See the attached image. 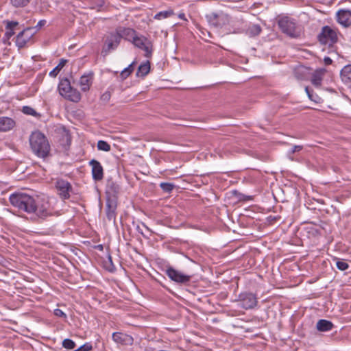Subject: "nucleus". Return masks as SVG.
Instances as JSON below:
<instances>
[{
  "label": "nucleus",
  "mask_w": 351,
  "mask_h": 351,
  "mask_svg": "<svg viewBox=\"0 0 351 351\" xmlns=\"http://www.w3.org/2000/svg\"><path fill=\"white\" fill-rule=\"evenodd\" d=\"M11 205L19 212L34 215L35 217L45 219L53 215V208L49 199L45 195H30L27 193L18 192L9 197Z\"/></svg>",
  "instance_id": "obj_1"
},
{
  "label": "nucleus",
  "mask_w": 351,
  "mask_h": 351,
  "mask_svg": "<svg viewBox=\"0 0 351 351\" xmlns=\"http://www.w3.org/2000/svg\"><path fill=\"white\" fill-rule=\"evenodd\" d=\"M32 152L38 158H45L49 156L51 147L47 138L39 130L34 131L29 137Z\"/></svg>",
  "instance_id": "obj_2"
},
{
  "label": "nucleus",
  "mask_w": 351,
  "mask_h": 351,
  "mask_svg": "<svg viewBox=\"0 0 351 351\" xmlns=\"http://www.w3.org/2000/svg\"><path fill=\"white\" fill-rule=\"evenodd\" d=\"M278 25L282 33L292 38L300 37L302 29L294 19L289 16H282L279 19Z\"/></svg>",
  "instance_id": "obj_3"
},
{
  "label": "nucleus",
  "mask_w": 351,
  "mask_h": 351,
  "mask_svg": "<svg viewBox=\"0 0 351 351\" xmlns=\"http://www.w3.org/2000/svg\"><path fill=\"white\" fill-rule=\"evenodd\" d=\"M58 89L60 94L69 101L77 103L81 99L80 93L71 87L69 80L66 78L61 80Z\"/></svg>",
  "instance_id": "obj_4"
},
{
  "label": "nucleus",
  "mask_w": 351,
  "mask_h": 351,
  "mask_svg": "<svg viewBox=\"0 0 351 351\" xmlns=\"http://www.w3.org/2000/svg\"><path fill=\"white\" fill-rule=\"evenodd\" d=\"M208 23L214 27H222L229 23V16L223 12H212L206 15Z\"/></svg>",
  "instance_id": "obj_5"
},
{
  "label": "nucleus",
  "mask_w": 351,
  "mask_h": 351,
  "mask_svg": "<svg viewBox=\"0 0 351 351\" xmlns=\"http://www.w3.org/2000/svg\"><path fill=\"white\" fill-rule=\"evenodd\" d=\"M237 301L241 308L249 310L256 306L258 300L255 294L250 292L241 293L238 296Z\"/></svg>",
  "instance_id": "obj_6"
},
{
  "label": "nucleus",
  "mask_w": 351,
  "mask_h": 351,
  "mask_svg": "<svg viewBox=\"0 0 351 351\" xmlns=\"http://www.w3.org/2000/svg\"><path fill=\"white\" fill-rule=\"evenodd\" d=\"M165 274L171 280L179 284L186 285L191 279V276L184 274L171 267L166 269Z\"/></svg>",
  "instance_id": "obj_7"
},
{
  "label": "nucleus",
  "mask_w": 351,
  "mask_h": 351,
  "mask_svg": "<svg viewBox=\"0 0 351 351\" xmlns=\"http://www.w3.org/2000/svg\"><path fill=\"white\" fill-rule=\"evenodd\" d=\"M36 33L32 27H27L26 29L21 31L16 38V45L19 49L23 48L26 45L31 42L32 38Z\"/></svg>",
  "instance_id": "obj_8"
},
{
  "label": "nucleus",
  "mask_w": 351,
  "mask_h": 351,
  "mask_svg": "<svg viewBox=\"0 0 351 351\" xmlns=\"http://www.w3.org/2000/svg\"><path fill=\"white\" fill-rule=\"evenodd\" d=\"M132 43L135 47L145 51V57L150 58L152 56V44L146 37L137 36L134 38V40H132Z\"/></svg>",
  "instance_id": "obj_9"
},
{
  "label": "nucleus",
  "mask_w": 351,
  "mask_h": 351,
  "mask_svg": "<svg viewBox=\"0 0 351 351\" xmlns=\"http://www.w3.org/2000/svg\"><path fill=\"white\" fill-rule=\"evenodd\" d=\"M56 188L60 197L64 200L70 197L72 191V186L69 182L63 179H59L56 182Z\"/></svg>",
  "instance_id": "obj_10"
},
{
  "label": "nucleus",
  "mask_w": 351,
  "mask_h": 351,
  "mask_svg": "<svg viewBox=\"0 0 351 351\" xmlns=\"http://www.w3.org/2000/svg\"><path fill=\"white\" fill-rule=\"evenodd\" d=\"M318 38L324 44H327L329 42L331 44L335 43L338 39L336 32L327 25L322 27L321 33L318 35Z\"/></svg>",
  "instance_id": "obj_11"
},
{
  "label": "nucleus",
  "mask_w": 351,
  "mask_h": 351,
  "mask_svg": "<svg viewBox=\"0 0 351 351\" xmlns=\"http://www.w3.org/2000/svg\"><path fill=\"white\" fill-rule=\"evenodd\" d=\"M120 37L115 32H112L108 36L106 40V46L104 47L101 53L104 56L107 55L110 50H114L120 44Z\"/></svg>",
  "instance_id": "obj_12"
},
{
  "label": "nucleus",
  "mask_w": 351,
  "mask_h": 351,
  "mask_svg": "<svg viewBox=\"0 0 351 351\" xmlns=\"http://www.w3.org/2000/svg\"><path fill=\"white\" fill-rule=\"evenodd\" d=\"M337 21L343 27L351 25V10L346 9L339 10L336 14Z\"/></svg>",
  "instance_id": "obj_13"
},
{
  "label": "nucleus",
  "mask_w": 351,
  "mask_h": 351,
  "mask_svg": "<svg viewBox=\"0 0 351 351\" xmlns=\"http://www.w3.org/2000/svg\"><path fill=\"white\" fill-rule=\"evenodd\" d=\"M16 126V121L10 117L0 116V132H8Z\"/></svg>",
  "instance_id": "obj_14"
},
{
  "label": "nucleus",
  "mask_w": 351,
  "mask_h": 351,
  "mask_svg": "<svg viewBox=\"0 0 351 351\" xmlns=\"http://www.w3.org/2000/svg\"><path fill=\"white\" fill-rule=\"evenodd\" d=\"M112 338L115 343L121 345L131 346L134 342V339L132 336L121 332H113Z\"/></svg>",
  "instance_id": "obj_15"
},
{
  "label": "nucleus",
  "mask_w": 351,
  "mask_h": 351,
  "mask_svg": "<svg viewBox=\"0 0 351 351\" xmlns=\"http://www.w3.org/2000/svg\"><path fill=\"white\" fill-rule=\"evenodd\" d=\"M89 165L92 167L93 179L95 181L101 180L104 178V169L101 163L93 159L89 162Z\"/></svg>",
  "instance_id": "obj_16"
},
{
  "label": "nucleus",
  "mask_w": 351,
  "mask_h": 351,
  "mask_svg": "<svg viewBox=\"0 0 351 351\" xmlns=\"http://www.w3.org/2000/svg\"><path fill=\"white\" fill-rule=\"evenodd\" d=\"M117 201L115 199L108 197L106 200V217L109 221H115L116 219V210H117Z\"/></svg>",
  "instance_id": "obj_17"
},
{
  "label": "nucleus",
  "mask_w": 351,
  "mask_h": 351,
  "mask_svg": "<svg viewBox=\"0 0 351 351\" xmlns=\"http://www.w3.org/2000/svg\"><path fill=\"white\" fill-rule=\"evenodd\" d=\"M120 191L121 186L119 184L113 181L112 178L108 179L106 186V193L108 197H112V199H114V197H116L120 193Z\"/></svg>",
  "instance_id": "obj_18"
},
{
  "label": "nucleus",
  "mask_w": 351,
  "mask_h": 351,
  "mask_svg": "<svg viewBox=\"0 0 351 351\" xmlns=\"http://www.w3.org/2000/svg\"><path fill=\"white\" fill-rule=\"evenodd\" d=\"M116 33L119 36L120 40L124 38L132 43L134 38L137 36L136 32L132 28L119 27L116 29Z\"/></svg>",
  "instance_id": "obj_19"
},
{
  "label": "nucleus",
  "mask_w": 351,
  "mask_h": 351,
  "mask_svg": "<svg viewBox=\"0 0 351 351\" xmlns=\"http://www.w3.org/2000/svg\"><path fill=\"white\" fill-rule=\"evenodd\" d=\"M326 70L324 68L315 70L311 77V83L315 87H319L322 85L323 77L325 75Z\"/></svg>",
  "instance_id": "obj_20"
},
{
  "label": "nucleus",
  "mask_w": 351,
  "mask_h": 351,
  "mask_svg": "<svg viewBox=\"0 0 351 351\" xmlns=\"http://www.w3.org/2000/svg\"><path fill=\"white\" fill-rule=\"evenodd\" d=\"M5 29L6 32L4 34V39L9 40L14 34V28L19 25L17 21H5Z\"/></svg>",
  "instance_id": "obj_21"
},
{
  "label": "nucleus",
  "mask_w": 351,
  "mask_h": 351,
  "mask_svg": "<svg viewBox=\"0 0 351 351\" xmlns=\"http://www.w3.org/2000/svg\"><path fill=\"white\" fill-rule=\"evenodd\" d=\"M334 327V324L326 319H319L316 324V328L321 332H327L331 330Z\"/></svg>",
  "instance_id": "obj_22"
},
{
  "label": "nucleus",
  "mask_w": 351,
  "mask_h": 351,
  "mask_svg": "<svg viewBox=\"0 0 351 351\" xmlns=\"http://www.w3.org/2000/svg\"><path fill=\"white\" fill-rule=\"evenodd\" d=\"M341 78L345 83L351 82V64L345 66L341 71Z\"/></svg>",
  "instance_id": "obj_23"
},
{
  "label": "nucleus",
  "mask_w": 351,
  "mask_h": 351,
  "mask_svg": "<svg viewBox=\"0 0 351 351\" xmlns=\"http://www.w3.org/2000/svg\"><path fill=\"white\" fill-rule=\"evenodd\" d=\"M150 71V62L149 61H146L141 64L138 68L136 75L141 77L146 76Z\"/></svg>",
  "instance_id": "obj_24"
},
{
  "label": "nucleus",
  "mask_w": 351,
  "mask_h": 351,
  "mask_svg": "<svg viewBox=\"0 0 351 351\" xmlns=\"http://www.w3.org/2000/svg\"><path fill=\"white\" fill-rule=\"evenodd\" d=\"M91 76L83 75L80 80V85L82 91L86 92L89 90L90 86Z\"/></svg>",
  "instance_id": "obj_25"
},
{
  "label": "nucleus",
  "mask_w": 351,
  "mask_h": 351,
  "mask_svg": "<svg viewBox=\"0 0 351 351\" xmlns=\"http://www.w3.org/2000/svg\"><path fill=\"white\" fill-rule=\"evenodd\" d=\"M66 62V60L61 59L59 64L52 71L49 72V76L52 77H56L59 72L61 71V69L64 66Z\"/></svg>",
  "instance_id": "obj_26"
},
{
  "label": "nucleus",
  "mask_w": 351,
  "mask_h": 351,
  "mask_svg": "<svg viewBox=\"0 0 351 351\" xmlns=\"http://www.w3.org/2000/svg\"><path fill=\"white\" fill-rule=\"evenodd\" d=\"M174 14V12L173 10H164L159 12L158 13L156 14L154 18L157 20H161L164 19L169 18Z\"/></svg>",
  "instance_id": "obj_27"
},
{
  "label": "nucleus",
  "mask_w": 351,
  "mask_h": 351,
  "mask_svg": "<svg viewBox=\"0 0 351 351\" xmlns=\"http://www.w3.org/2000/svg\"><path fill=\"white\" fill-rule=\"evenodd\" d=\"M134 64L135 62L134 61L121 71L120 76L123 80L126 79L132 73Z\"/></svg>",
  "instance_id": "obj_28"
},
{
  "label": "nucleus",
  "mask_w": 351,
  "mask_h": 351,
  "mask_svg": "<svg viewBox=\"0 0 351 351\" xmlns=\"http://www.w3.org/2000/svg\"><path fill=\"white\" fill-rule=\"evenodd\" d=\"M247 32L250 36H255L261 32V27L259 25L254 24L248 28Z\"/></svg>",
  "instance_id": "obj_29"
},
{
  "label": "nucleus",
  "mask_w": 351,
  "mask_h": 351,
  "mask_svg": "<svg viewBox=\"0 0 351 351\" xmlns=\"http://www.w3.org/2000/svg\"><path fill=\"white\" fill-rule=\"evenodd\" d=\"M160 187L164 192L169 193L173 190L176 186L170 182H161Z\"/></svg>",
  "instance_id": "obj_30"
},
{
  "label": "nucleus",
  "mask_w": 351,
  "mask_h": 351,
  "mask_svg": "<svg viewBox=\"0 0 351 351\" xmlns=\"http://www.w3.org/2000/svg\"><path fill=\"white\" fill-rule=\"evenodd\" d=\"M22 112L27 115H32L36 117H40V114L30 106H23Z\"/></svg>",
  "instance_id": "obj_31"
},
{
  "label": "nucleus",
  "mask_w": 351,
  "mask_h": 351,
  "mask_svg": "<svg viewBox=\"0 0 351 351\" xmlns=\"http://www.w3.org/2000/svg\"><path fill=\"white\" fill-rule=\"evenodd\" d=\"M97 149L101 151L109 152L110 150V145L106 141L99 140L97 142Z\"/></svg>",
  "instance_id": "obj_32"
},
{
  "label": "nucleus",
  "mask_w": 351,
  "mask_h": 351,
  "mask_svg": "<svg viewBox=\"0 0 351 351\" xmlns=\"http://www.w3.org/2000/svg\"><path fill=\"white\" fill-rule=\"evenodd\" d=\"M104 267L108 271L112 272L115 270V266L112 263V258L110 255H108V260L105 261Z\"/></svg>",
  "instance_id": "obj_33"
},
{
  "label": "nucleus",
  "mask_w": 351,
  "mask_h": 351,
  "mask_svg": "<svg viewBox=\"0 0 351 351\" xmlns=\"http://www.w3.org/2000/svg\"><path fill=\"white\" fill-rule=\"evenodd\" d=\"M62 346L69 350L74 349L75 348V343L70 339H65L62 341Z\"/></svg>",
  "instance_id": "obj_34"
},
{
  "label": "nucleus",
  "mask_w": 351,
  "mask_h": 351,
  "mask_svg": "<svg viewBox=\"0 0 351 351\" xmlns=\"http://www.w3.org/2000/svg\"><path fill=\"white\" fill-rule=\"evenodd\" d=\"M12 4L15 7H25L30 1V0H10Z\"/></svg>",
  "instance_id": "obj_35"
},
{
  "label": "nucleus",
  "mask_w": 351,
  "mask_h": 351,
  "mask_svg": "<svg viewBox=\"0 0 351 351\" xmlns=\"http://www.w3.org/2000/svg\"><path fill=\"white\" fill-rule=\"evenodd\" d=\"M336 266L341 271H345L349 267V265L346 262L341 261H337Z\"/></svg>",
  "instance_id": "obj_36"
},
{
  "label": "nucleus",
  "mask_w": 351,
  "mask_h": 351,
  "mask_svg": "<svg viewBox=\"0 0 351 351\" xmlns=\"http://www.w3.org/2000/svg\"><path fill=\"white\" fill-rule=\"evenodd\" d=\"M93 349V346L90 343H86L84 345L79 347L75 351H90Z\"/></svg>",
  "instance_id": "obj_37"
},
{
  "label": "nucleus",
  "mask_w": 351,
  "mask_h": 351,
  "mask_svg": "<svg viewBox=\"0 0 351 351\" xmlns=\"http://www.w3.org/2000/svg\"><path fill=\"white\" fill-rule=\"evenodd\" d=\"M110 97H111V93L109 91H106L105 93H104L101 95L100 99L101 101L106 104L107 102H108L110 101Z\"/></svg>",
  "instance_id": "obj_38"
},
{
  "label": "nucleus",
  "mask_w": 351,
  "mask_h": 351,
  "mask_svg": "<svg viewBox=\"0 0 351 351\" xmlns=\"http://www.w3.org/2000/svg\"><path fill=\"white\" fill-rule=\"evenodd\" d=\"M54 315L59 317H63L64 319H66V315L60 308H56L53 312Z\"/></svg>",
  "instance_id": "obj_39"
},
{
  "label": "nucleus",
  "mask_w": 351,
  "mask_h": 351,
  "mask_svg": "<svg viewBox=\"0 0 351 351\" xmlns=\"http://www.w3.org/2000/svg\"><path fill=\"white\" fill-rule=\"evenodd\" d=\"M305 91L306 94L308 95V98L313 101H316V99L313 97V90H310L308 87L305 88Z\"/></svg>",
  "instance_id": "obj_40"
},
{
  "label": "nucleus",
  "mask_w": 351,
  "mask_h": 351,
  "mask_svg": "<svg viewBox=\"0 0 351 351\" xmlns=\"http://www.w3.org/2000/svg\"><path fill=\"white\" fill-rule=\"evenodd\" d=\"M47 21L44 19L43 20H40L38 22L37 25H36L35 27H33L34 29H39L40 28H41L43 26H44L45 24H46Z\"/></svg>",
  "instance_id": "obj_41"
},
{
  "label": "nucleus",
  "mask_w": 351,
  "mask_h": 351,
  "mask_svg": "<svg viewBox=\"0 0 351 351\" xmlns=\"http://www.w3.org/2000/svg\"><path fill=\"white\" fill-rule=\"evenodd\" d=\"M302 145H295L292 148V149L291 151V153L293 154V153H295L296 152H299V151L302 150Z\"/></svg>",
  "instance_id": "obj_42"
},
{
  "label": "nucleus",
  "mask_w": 351,
  "mask_h": 351,
  "mask_svg": "<svg viewBox=\"0 0 351 351\" xmlns=\"http://www.w3.org/2000/svg\"><path fill=\"white\" fill-rule=\"evenodd\" d=\"M324 64H325L326 65H330V64H332V59H331L330 58H329V57H325V58H324Z\"/></svg>",
  "instance_id": "obj_43"
},
{
  "label": "nucleus",
  "mask_w": 351,
  "mask_h": 351,
  "mask_svg": "<svg viewBox=\"0 0 351 351\" xmlns=\"http://www.w3.org/2000/svg\"><path fill=\"white\" fill-rule=\"evenodd\" d=\"M178 18L182 20H186L185 18V14L184 13H180L178 14Z\"/></svg>",
  "instance_id": "obj_44"
},
{
  "label": "nucleus",
  "mask_w": 351,
  "mask_h": 351,
  "mask_svg": "<svg viewBox=\"0 0 351 351\" xmlns=\"http://www.w3.org/2000/svg\"><path fill=\"white\" fill-rule=\"evenodd\" d=\"M97 248L100 250H103V245H98L97 246Z\"/></svg>",
  "instance_id": "obj_45"
},
{
  "label": "nucleus",
  "mask_w": 351,
  "mask_h": 351,
  "mask_svg": "<svg viewBox=\"0 0 351 351\" xmlns=\"http://www.w3.org/2000/svg\"><path fill=\"white\" fill-rule=\"evenodd\" d=\"M313 97L315 98L316 99V101L315 102H317V99H319L318 96L317 95H313Z\"/></svg>",
  "instance_id": "obj_46"
},
{
  "label": "nucleus",
  "mask_w": 351,
  "mask_h": 351,
  "mask_svg": "<svg viewBox=\"0 0 351 351\" xmlns=\"http://www.w3.org/2000/svg\"><path fill=\"white\" fill-rule=\"evenodd\" d=\"M313 97L315 98L316 99V101L315 102H317V99H319L318 96L317 95H313Z\"/></svg>",
  "instance_id": "obj_47"
},
{
  "label": "nucleus",
  "mask_w": 351,
  "mask_h": 351,
  "mask_svg": "<svg viewBox=\"0 0 351 351\" xmlns=\"http://www.w3.org/2000/svg\"><path fill=\"white\" fill-rule=\"evenodd\" d=\"M233 193H234V194H235V195H241V193H239V192H238V191H233Z\"/></svg>",
  "instance_id": "obj_48"
}]
</instances>
